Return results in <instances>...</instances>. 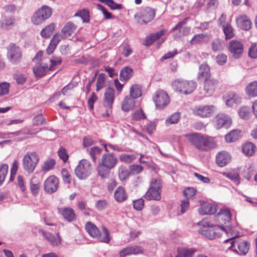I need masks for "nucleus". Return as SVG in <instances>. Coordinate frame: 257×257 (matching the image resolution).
Wrapping results in <instances>:
<instances>
[{"label": "nucleus", "instance_id": "obj_30", "mask_svg": "<svg viewBox=\"0 0 257 257\" xmlns=\"http://www.w3.org/2000/svg\"><path fill=\"white\" fill-rule=\"evenodd\" d=\"M115 200L118 202H122L126 200L127 194L122 186L118 187L114 193Z\"/></svg>", "mask_w": 257, "mask_h": 257}, {"label": "nucleus", "instance_id": "obj_3", "mask_svg": "<svg viewBox=\"0 0 257 257\" xmlns=\"http://www.w3.org/2000/svg\"><path fill=\"white\" fill-rule=\"evenodd\" d=\"M101 229L102 232L101 233L97 226L91 222L88 221L85 224V229L91 237L100 242L108 243L110 240L109 232L104 226H102Z\"/></svg>", "mask_w": 257, "mask_h": 257}, {"label": "nucleus", "instance_id": "obj_14", "mask_svg": "<svg viewBox=\"0 0 257 257\" xmlns=\"http://www.w3.org/2000/svg\"><path fill=\"white\" fill-rule=\"evenodd\" d=\"M225 241L226 242H230L231 245L229 248L236 253L238 252L237 250L236 249L233 248L235 246H237L238 249L243 255L246 254L248 251L249 248V243L246 241L243 240L238 241L235 240L234 238L232 237L226 239Z\"/></svg>", "mask_w": 257, "mask_h": 257}, {"label": "nucleus", "instance_id": "obj_9", "mask_svg": "<svg viewBox=\"0 0 257 257\" xmlns=\"http://www.w3.org/2000/svg\"><path fill=\"white\" fill-rule=\"evenodd\" d=\"M52 10L48 6L44 5L39 9L32 17L31 21L34 25H39L49 18L52 15Z\"/></svg>", "mask_w": 257, "mask_h": 257}, {"label": "nucleus", "instance_id": "obj_38", "mask_svg": "<svg viewBox=\"0 0 257 257\" xmlns=\"http://www.w3.org/2000/svg\"><path fill=\"white\" fill-rule=\"evenodd\" d=\"M221 26L222 27L226 39H231L234 36V29L230 23L227 22Z\"/></svg>", "mask_w": 257, "mask_h": 257}, {"label": "nucleus", "instance_id": "obj_16", "mask_svg": "<svg viewBox=\"0 0 257 257\" xmlns=\"http://www.w3.org/2000/svg\"><path fill=\"white\" fill-rule=\"evenodd\" d=\"M231 123L230 117L223 113L217 115L214 118V125L217 129L222 127L227 128L230 126Z\"/></svg>", "mask_w": 257, "mask_h": 257}, {"label": "nucleus", "instance_id": "obj_29", "mask_svg": "<svg viewBox=\"0 0 257 257\" xmlns=\"http://www.w3.org/2000/svg\"><path fill=\"white\" fill-rule=\"evenodd\" d=\"M211 77L210 67L208 65L203 63L199 66V70L198 73V79H207Z\"/></svg>", "mask_w": 257, "mask_h": 257}, {"label": "nucleus", "instance_id": "obj_55", "mask_svg": "<svg viewBox=\"0 0 257 257\" xmlns=\"http://www.w3.org/2000/svg\"><path fill=\"white\" fill-rule=\"evenodd\" d=\"M128 172L125 167L120 166L118 170L119 178L121 180H125L128 176Z\"/></svg>", "mask_w": 257, "mask_h": 257}, {"label": "nucleus", "instance_id": "obj_40", "mask_svg": "<svg viewBox=\"0 0 257 257\" xmlns=\"http://www.w3.org/2000/svg\"><path fill=\"white\" fill-rule=\"evenodd\" d=\"M240 134L238 130H232L225 136V141L228 143L235 142L240 138Z\"/></svg>", "mask_w": 257, "mask_h": 257}, {"label": "nucleus", "instance_id": "obj_46", "mask_svg": "<svg viewBox=\"0 0 257 257\" xmlns=\"http://www.w3.org/2000/svg\"><path fill=\"white\" fill-rule=\"evenodd\" d=\"M222 174L231 181H238L239 179L238 173L234 170L229 172H223Z\"/></svg>", "mask_w": 257, "mask_h": 257}, {"label": "nucleus", "instance_id": "obj_44", "mask_svg": "<svg viewBox=\"0 0 257 257\" xmlns=\"http://www.w3.org/2000/svg\"><path fill=\"white\" fill-rule=\"evenodd\" d=\"M255 146L252 143L244 144L242 147V150L244 154L248 156H251L254 152Z\"/></svg>", "mask_w": 257, "mask_h": 257}, {"label": "nucleus", "instance_id": "obj_1", "mask_svg": "<svg viewBox=\"0 0 257 257\" xmlns=\"http://www.w3.org/2000/svg\"><path fill=\"white\" fill-rule=\"evenodd\" d=\"M184 136L197 149L201 151H208L217 146L213 138L198 133L185 134Z\"/></svg>", "mask_w": 257, "mask_h": 257}, {"label": "nucleus", "instance_id": "obj_25", "mask_svg": "<svg viewBox=\"0 0 257 257\" xmlns=\"http://www.w3.org/2000/svg\"><path fill=\"white\" fill-rule=\"evenodd\" d=\"M115 97V91L108 87L106 89L104 96V105L108 109H111Z\"/></svg>", "mask_w": 257, "mask_h": 257}, {"label": "nucleus", "instance_id": "obj_17", "mask_svg": "<svg viewBox=\"0 0 257 257\" xmlns=\"http://www.w3.org/2000/svg\"><path fill=\"white\" fill-rule=\"evenodd\" d=\"M218 84L219 82L216 79L210 78V77L205 79L204 81L203 86L204 94L208 96L211 95L215 91Z\"/></svg>", "mask_w": 257, "mask_h": 257}, {"label": "nucleus", "instance_id": "obj_56", "mask_svg": "<svg viewBox=\"0 0 257 257\" xmlns=\"http://www.w3.org/2000/svg\"><path fill=\"white\" fill-rule=\"evenodd\" d=\"M33 123L35 125L45 124L46 121L43 114L40 113L36 115L33 119Z\"/></svg>", "mask_w": 257, "mask_h": 257}, {"label": "nucleus", "instance_id": "obj_11", "mask_svg": "<svg viewBox=\"0 0 257 257\" xmlns=\"http://www.w3.org/2000/svg\"><path fill=\"white\" fill-rule=\"evenodd\" d=\"M155 16V11L150 7L142 9L135 15V19L140 24H147L152 21Z\"/></svg>", "mask_w": 257, "mask_h": 257}, {"label": "nucleus", "instance_id": "obj_64", "mask_svg": "<svg viewBox=\"0 0 257 257\" xmlns=\"http://www.w3.org/2000/svg\"><path fill=\"white\" fill-rule=\"evenodd\" d=\"M181 207V214L184 213L186 212L189 208V202L188 199H186L184 200H182L180 204Z\"/></svg>", "mask_w": 257, "mask_h": 257}, {"label": "nucleus", "instance_id": "obj_35", "mask_svg": "<svg viewBox=\"0 0 257 257\" xmlns=\"http://www.w3.org/2000/svg\"><path fill=\"white\" fill-rule=\"evenodd\" d=\"M185 23L186 22L185 20L181 21L172 29L173 31H175L176 30L179 31L180 34L178 36V38H180L182 36L187 35L190 33V28L189 27H184L182 30H181L182 25Z\"/></svg>", "mask_w": 257, "mask_h": 257}, {"label": "nucleus", "instance_id": "obj_52", "mask_svg": "<svg viewBox=\"0 0 257 257\" xmlns=\"http://www.w3.org/2000/svg\"><path fill=\"white\" fill-rule=\"evenodd\" d=\"M249 108L246 106H242L238 110V113L240 117L246 119L248 118L249 111Z\"/></svg>", "mask_w": 257, "mask_h": 257}, {"label": "nucleus", "instance_id": "obj_31", "mask_svg": "<svg viewBox=\"0 0 257 257\" xmlns=\"http://www.w3.org/2000/svg\"><path fill=\"white\" fill-rule=\"evenodd\" d=\"M41 187L40 180L35 176H33L30 180V189L32 194L36 196L39 192Z\"/></svg>", "mask_w": 257, "mask_h": 257}, {"label": "nucleus", "instance_id": "obj_37", "mask_svg": "<svg viewBox=\"0 0 257 257\" xmlns=\"http://www.w3.org/2000/svg\"><path fill=\"white\" fill-rule=\"evenodd\" d=\"M142 94V87L138 84H134L131 86L130 89V96L134 99H137Z\"/></svg>", "mask_w": 257, "mask_h": 257}, {"label": "nucleus", "instance_id": "obj_7", "mask_svg": "<svg viewBox=\"0 0 257 257\" xmlns=\"http://www.w3.org/2000/svg\"><path fill=\"white\" fill-rule=\"evenodd\" d=\"M198 224L203 226L204 227L203 229H200L198 230L199 233L210 239H212L216 236H218L220 234L219 231H221L220 226L213 225L205 220L199 222Z\"/></svg>", "mask_w": 257, "mask_h": 257}, {"label": "nucleus", "instance_id": "obj_60", "mask_svg": "<svg viewBox=\"0 0 257 257\" xmlns=\"http://www.w3.org/2000/svg\"><path fill=\"white\" fill-rule=\"evenodd\" d=\"M58 155L60 159H61L64 162H66L68 159V155L66 152V150L64 148H61L58 151Z\"/></svg>", "mask_w": 257, "mask_h": 257}, {"label": "nucleus", "instance_id": "obj_27", "mask_svg": "<svg viewBox=\"0 0 257 257\" xmlns=\"http://www.w3.org/2000/svg\"><path fill=\"white\" fill-rule=\"evenodd\" d=\"M135 99L131 96H126L121 103V109L123 111L127 112L132 110L135 105Z\"/></svg>", "mask_w": 257, "mask_h": 257}, {"label": "nucleus", "instance_id": "obj_47", "mask_svg": "<svg viewBox=\"0 0 257 257\" xmlns=\"http://www.w3.org/2000/svg\"><path fill=\"white\" fill-rule=\"evenodd\" d=\"M180 118L179 112H175L166 119V123L167 124L177 123Z\"/></svg>", "mask_w": 257, "mask_h": 257}, {"label": "nucleus", "instance_id": "obj_19", "mask_svg": "<svg viewBox=\"0 0 257 257\" xmlns=\"http://www.w3.org/2000/svg\"><path fill=\"white\" fill-rule=\"evenodd\" d=\"M229 48L232 56L235 59L241 56L243 50L242 43L236 40H232L230 42Z\"/></svg>", "mask_w": 257, "mask_h": 257}, {"label": "nucleus", "instance_id": "obj_22", "mask_svg": "<svg viewBox=\"0 0 257 257\" xmlns=\"http://www.w3.org/2000/svg\"><path fill=\"white\" fill-rule=\"evenodd\" d=\"M58 213L68 222H72L76 219L74 210L70 207H62L58 209Z\"/></svg>", "mask_w": 257, "mask_h": 257}, {"label": "nucleus", "instance_id": "obj_43", "mask_svg": "<svg viewBox=\"0 0 257 257\" xmlns=\"http://www.w3.org/2000/svg\"><path fill=\"white\" fill-rule=\"evenodd\" d=\"M87 153L91 156L93 161L96 162L97 156H99L102 152V149L98 147H92L86 150Z\"/></svg>", "mask_w": 257, "mask_h": 257}, {"label": "nucleus", "instance_id": "obj_21", "mask_svg": "<svg viewBox=\"0 0 257 257\" xmlns=\"http://www.w3.org/2000/svg\"><path fill=\"white\" fill-rule=\"evenodd\" d=\"M231 160L230 154L226 151L218 152L216 155V163L220 167L225 166Z\"/></svg>", "mask_w": 257, "mask_h": 257}, {"label": "nucleus", "instance_id": "obj_36", "mask_svg": "<svg viewBox=\"0 0 257 257\" xmlns=\"http://www.w3.org/2000/svg\"><path fill=\"white\" fill-rule=\"evenodd\" d=\"M134 74V71L132 68L129 66L124 67L121 69L120 72V79L126 81L130 79Z\"/></svg>", "mask_w": 257, "mask_h": 257}, {"label": "nucleus", "instance_id": "obj_53", "mask_svg": "<svg viewBox=\"0 0 257 257\" xmlns=\"http://www.w3.org/2000/svg\"><path fill=\"white\" fill-rule=\"evenodd\" d=\"M10 84L8 82H4L0 83V95H4L9 93Z\"/></svg>", "mask_w": 257, "mask_h": 257}, {"label": "nucleus", "instance_id": "obj_39", "mask_svg": "<svg viewBox=\"0 0 257 257\" xmlns=\"http://www.w3.org/2000/svg\"><path fill=\"white\" fill-rule=\"evenodd\" d=\"M246 93L250 97L257 96V81L251 82L246 86Z\"/></svg>", "mask_w": 257, "mask_h": 257}, {"label": "nucleus", "instance_id": "obj_48", "mask_svg": "<svg viewBox=\"0 0 257 257\" xmlns=\"http://www.w3.org/2000/svg\"><path fill=\"white\" fill-rule=\"evenodd\" d=\"M8 165L4 164L0 167V186L4 181L6 176L8 172Z\"/></svg>", "mask_w": 257, "mask_h": 257}, {"label": "nucleus", "instance_id": "obj_63", "mask_svg": "<svg viewBox=\"0 0 257 257\" xmlns=\"http://www.w3.org/2000/svg\"><path fill=\"white\" fill-rule=\"evenodd\" d=\"M80 17L82 19L83 22H88L89 21V12L86 9L80 11Z\"/></svg>", "mask_w": 257, "mask_h": 257}, {"label": "nucleus", "instance_id": "obj_18", "mask_svg": "<svg viewBox=\"0 0 257 257\" xmlns=\"http://www.w3.org/2000/svg\"><path fill=\"white\" fill-rule=\"evenodd\" d=\"M38 231L52 246H59L61 244V238L59 233H57L55 236L54 234L46 232L42 229H39Z\"/></svg>", "mask_w": 257, "mask_h": 257}, {"label": "nucleus", "instance_id": "obj_13", "mask_svg": "<svg viewBox=\"0 0 257 257\" xmlns=\"http://www.w3.org/2000/svg\"><path fill=\"white\" fill-rule=\"evenodd\" d=\"M153 100L156 107L159 109H163L170 103L169 95L162 90H158L156 92Z\"/></svg>", "mask_w": 257, "mask_h": 257}, {"label": "nucleus", "instance_id": "obj_62", "mask_svg": "<svg viewBox=\"0 0 257 257\" xmlns=\"http://www.w3.org/2000/svg\"><path fill=\"white\" fill-rule=\"evenodd\" d=\"M97 7L99 10L102 11L105 19H110L112 18L111 14L107 11L103 6L100 4H97Z\"/></svg>", "mask_w": 257, "mask_h": 257}, {"label": "nucleus", "instance_id": "obj_28", "mask_svg": "<svg viewBox=\"0 0 257 257\" xmlns=\"http://www.w3.org/2000/svg\"><path fill=\"white\" fill-rule=\"evenodd\" d=\"M225 97L226 104L229 107H232L234 104H238L241 102V97L235 93H230Z\"/></svg>", "mask_w": 257, "mask_h": 257}, {"label": "nucleus", "instance_id": "obj_61", "mask_svg": "<svg viewBox=\"0 0 257 257\" xmlns=\"http://www.w3.org/2000/svg\"><path fill=\"white\" fill-rule=\"evenodd\" d=\"M144 205V200L142 198L133 201V207L137 210H141L143 208Z\"/></svg>", "mask_w": 257, "mask_h": 257}, {"label": "nucleus", "instance_id": "obj_34", "mask_svg": "<svg viewBox=\"0 0 257 257\" xmlns=\"http://www.w3.org/2000/svg\"><path fill=\"white\" fill-rule=\"evenodd\" d=\"M15 22L13 17H4L1 21V26L3 29L10 30L15 25Z\"/></svg>", "mask_w": 257, "mask_h": 257}, {"label": "nucleus", "instance_id": "obj_20", "mask_svg": "<svg viewBox=\"0 0 257 257\" xmlns=\"http://www.w3.org/2000/svg\"><path fill=\"white\" fill-rule=\"evenodd\" d=\"M213 105L199 106L195 107L194 113L195 115L202 117H207L211 116L214 111Z\"/></svg>", "mask_w": 257, "mask_h": 257}, {"label": "nucleus", "instance_id": "obj_45", "mask_svg": "<svg viewBox=\"0 0 257 257\" xmlns=\"http://www.w3.org/2000/svg\"><path fill=\"white\" fill-rule=\"evenodd\" d=\"M61 174L63 182L66 184L70 185L72 180L70 172L66 168H63Z\"/></svg>", "mask_w": 257, "mask_h": 257}, {"label": "nucleus", "instance_id": "obj_8", "mask_svg": "<svg viewBox=\"0 0 257 257\" xmlns=\"http://www.w3.org/2000/svg\"><path fill=\"white\" fill-rule=\"evenodd\" d=\"M7 58L12 64L16 65L21 62L23 55L19 46L15 43H11L7 46Z\"/></svg>", "mask_w": 257, "mask_h": 257}, {"label": "nucleus", "instance_id": "obj_33", "mask_svg": "<svg viewBox=\"0 0 257 257\" xmlns=\"http://www.w3.org/2000/svg\"><path fill=\"white\" fill-rule=\"evenodd\" d=\"M165 33V30H161L155 33L151 34L146 38L145 45L146 46H150L152 45L155 41L164 35Z\"/></svg>", "mask_w": 257, "mask_h": 257}, {"label": "nucleus", "instance_id": "obj_15", "mask_svg": "<svg viewBox=\"0 0 257 257\" xmlns=\"http://www.w3.org/2000/svg\"><path fill=\"white\" fill-rule=\"evenodd\" d=\"M59 180L54 175L49 177L44 182V187L45 192L52 194L57 191L59 186Z\"/></svg>", "mask_w": 257, "mask_h": 257}, {"label": "nucleus", "instance_id": "obj_5", "mask_svg": "<svg viewBox=\"0 0 257 257\" xmlns=\"http://www.w3.org/2000/svg\"><path fill=\"white\" fill-rule=\"evenodd\" d=\"M172 85L176 91L184 94L192 93L196 87V83L194 81L182 79L175 80Z\"/></svg>", "mask_w": 257, "mask_h": 257}, {"label": "nucleus", "instance_id": "obj_42", "mask_svg": "<svg viewBox=\"0 0 257 257\" xmlns=\"http://www.w3.org/2000/svg\"><path fill=\"white\" fill-rule=\"evenodd\" d=\"M55 28V25L51 23L43 29L41 31V35L43 38H48L53 34Z\"/></svg>", "mask_w": 257, "mask_h": 257}, {"label": "nucleus", "instance_id": "obj_50", "mask_svg": "<svg viewBox=\"0 0 257 257\" xmlns=\"http://www.w3.org/2000/svg\"><path fill=\"white\" fill-rule=\"evenodd\" d=\"M205 37L206 35L202 34L196 35L190 40V43L191 45H195L203 43Z\"/></svg>", "mask_w": 257, "mask_h": 257}, {"label": "nucleus", "instance_id": "obj_23", "mask_svg": "<svg viewBox=\"0 0 257 257\" xmlns=\"http://www.w3.org/2000/svg\"><path fill=\"white\" fill-rule=\"evenodd\" d=\"M236 25L238 28L247 31L251 28V22L245 15H239L236 19Z\"/></svg>", "mask_w": 257, "mask_h": 257}, {"label": "nucleus", "instance_id": "obj_12", "mask_svg": "<svg viewBox=\"0 0 257 257\" xmlns=\"http://www.w3.org/2000/svg\"><path fill=\"white\" fill-rule=\"evenodd\" d=\"M91 164L86 159L81 160L75 169L76 176L80 179H85L91 174Z\"/></svg>", "mask_w": 257, "mask_h": 257}, {"label": "nucleus", "instance_id": "obj_24", "mask_svg": "<svg viewBox=\"0 0 257 257\" xmlns=\"http://www.w3.org/2000/svg\"><path fill=\"white\" fill-rule=\"evenodd\" d=\"M77 26L72 22H67L61 30V37L63 39L68 38L75 33Z\"/></svg>", "mask_w": 257, "mask_h": 257}, {"label": "nucleus", "instance_id": "obj_4", "mask_svg": "<svg viewBox=\"0 0 257 257\" xmlns=\"http://www.w3.org/2000/svg\"><path fill=\"white\" fill-rule=\"evenodd\" d=\"M162 181L160 178H153L150 182V187L146 193L145 197L148 200L159 201L161 198Z\"/></svg>", "mask_w": 257, "mask_h": 257}, {"label": "nucleus", "instance_id": "obj_54", "mask_svg": "<svg viewBox=\"0 0 257 257\" xmlns=\"http://www.w3.org/2000/svg\"><path fill=\"white\" fill-rule=\"evenodd\" d=\"M119 160L125 163H130L136 159V157L134 155H128L123 154L119 156Z\"/></svg>", "mask_w": 257, "mask_h": 257}, {"label": "nucleus", "instance_id": "obj_26", "mask_svg": "<svg viewBox=\"0 0 257 257\" xmlns=\"http://www.w3.org/2000/svg\"><path fill=\"white\" fill-rule=\"evenodd\" d=\"M216 211V206L210 203H205L202 205L198 209L199 214L201 215L213 214Z\"/></svg>", "mask_w": 257, "mask_h": 257}, {"label": "nucleus", "instance_id": "obj_57", "mask_svg": "<svg viewBox=\"0 0 257 257\" xmlns=\"http://www.w3.org/2000/svg\"><path fill=\"white\" fill-rule=\"evenodd\" d=\"M132 118L134 120H140L146 118V116L142 108H140L133 113Z\"/></svg>", "mask_w": 257, "mask_h": 257}, {"label": "nucleus", "instance_id": "obj_10", "mask_svg": "<svg viewBox=\"0 0 257 257\" xmlns=\"http://www.w3.org/2000/svg\"><path fill=\"white\" fill-rule=\"evenodd\" d=\"M39 160V158L37 153L35 152L28 153L23 158L24 169L28 173L33 172Z\"/></svg>", "mask_w": 257, "mask_h": 257}, {"label": "nucleus", "instance_id": "obj_58", "mask_svg": "<svg viewBox=\"0 0 257 257\" xmlns=\"http://www.w3.org/2000/svg\"><path fill=\"white\" fill-rule=\"evenodd\" d=\"M105 79V74L104 73H100L97 78L96 83V90L99 91L103 86V84Z\"/></svg>", "mask_w": 257, "mask_h": 257}, {"label": "nucleus", "instance_id": "obj_41", "mask_svg": "<svg viewBox=\"0 0 257 257\" xmlns=\"http://www.w3.org/2000/svg\"><path fill=\"white\" fill-rule=\"evenodd\" d=\"M196 251L194 248H183L178 250V255L176 257H192Z\"/></svg>", "mask_w": 257, "mask_h": 257}, {"label": "nucleus", "instance_id": "obj_6", "mask_svg": "<svg viewBox=\"0 0 257 257\" xmlns=\"http://www.w3.org/2000/svg\"><path fill=\"white\" fill-rule=\"evenodd\" d=\"M217 220L219 222V225L221 231L225 232L227 234L232 231V228L230 225L231 220V213L229 210L226 209H221L217 214Z\"/></svg>", "mask_w": 257, "mask_h": 257}, {"label": "nucleus", "instance_id": "obj_59", "mask_svg": "<svg viewBox=\"0 0 257 257\" xmlns=\"http://www.w3.org/2000/svg\"><path fill=\"white\" fill-rule=\"evenodd\" d=\"M248 56L251 58H257V45L255 44H253L251 45L250 47L249 48L248 51Z\"/></svg>", "mask_w": 257, "mask_h": 257}, {"label": "nucleus", "instance_id": "obj_32", "mask_svg": "<svg viewBox=\"0 0 257 257\" xmlns=\"http://www.w3.org/2000/svg\"><path fill=\"white\" fill-rule=\"evenodd\" d=\"M33 72L36 77H42L45 75L48 70H50L47 64H42L39 63V64L33 69Z\"/></svg>", "mask_w": 257, "mask_h": 257}, {"label": "nucleus", "instance_id": "obj_2", "mask_svg": "<svg viewBox=\"0 0 257 257\" xmlns=\"http://www.w3.org/2000/svg\"><path fill=\"white\" fill-rule=\"evenodd\" d=\"M117 161V157L113 153L103 154L98 163V175L102 179L107 178L110 173V170L116 166Z\"/></svg>", "mask_w": 257, "mask_h": 257}, {"label": "nucleus", "instance_id": "obj_49", "mask_svg": "<svg viewBox=\"0 0 257 257\" xmlns=\"http://www.w3.org/2000/svg\"><path fill=\"white\" fill-rule=\"evenodd\" d=\"M224 43L219 40H215L212 42V49L213 51H220L223 49Z\"/></svg>", "mask_w": 257, "mask_h": 257}, {"label": "nucleus", "instance_id": "obj_51", "mask_svg": "<svg viewBox=\"0 0 257 257\" xmlns=\"http://www.w3.org/2000/svg\"><path fill=\"white\" fill-rule=\"evenodd\" d=\"M55 165V160L54 159H50L46 161L42 167L43 171H48L52 169Z\"/></svg>", "mask_w": 257, "mask_h": 257}]
</instances>
